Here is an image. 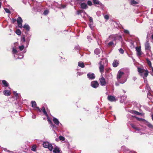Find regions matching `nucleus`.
Instances as JSON below:
<instances>
[{
  "label": "nucleus",
  "instance_id": "obj_1",
  "mask_svg": "<svg viewBox=\"0 0 153 153\" xmlns=\"http://www.w3.org/2000/svg\"><path fill=\"white\" fill-rule=\"evenodd\" d=\"M117 78L118 81L120 84L124 83L127 80V77L123 71L120 70L118 71Z\"/></svg>",
  "mask_w": 153,
  "mask_h": 153
},
{
  "label": "nucleus",
  "instance_id": "obj_2",
  "mask_svg": "<svg viewBox=\"0 0 153 153\" xmlns=\"http://www.w3.org/2000/svg\"><path fill=\"white\" fill-rule=\"evenodd\" d=\"M137 69L139 74L143 78H144V77H146L147 76L148 74V71L147 70H145L139 67L137 68ZM144 79L145 82V79Z\"/></svg>",
  "mask_w": 153,
  "mask_h": 153
},
{
  "label": "nucleus",
  "instance_id": "obj_3",
  "mask_svg": "<svg viewBox=\"0 0 153 153\" xmlns=\"http://www.w3.org/2000/svg\"><path fill=\"white\" fill-rule=\"evenodd\" d=\"M109 42L107 46L108 47L114 46L116 45V39L114 36H110L109 38Z\"/></svg>",
  "mask_w": 153,
  "mask_h": 153
},
{
  "label": "nucleus",
  "instance_id": "obj_4",
  "mask_svg": "<svg viewBox=\"0 0 153 153\" xmlns=\"http://www.w3.org/2000/svg\"><path fill=\"white\" fill-rule=\"evenodd\" d=\"M43 146L46 148H48L49 150L51 151L53 149V147L51 143H50L47 141L43 142Z\"/></svg>",
  "mask_w": 153,
  "mask_h": 153
},
{
  "label": "nucleus",
  "instance_id": "obj_5",
  "mask_svg": "<svg viewBox=\"0 0 153 153\" xmlns=\"http://www.w3.org/2000/svg\"><path fill=\"white\" fill-rule=\"evenodd\" d=\"M32 104V106L33 108L34 109L37 111H39V112H41V110H40L39 107L36 106V104L35 101H32L31 102Z\"/></svg>",
  "mask_w": 153,
  "mask_h": 153
},
{
  "label": "nucleus",
  "instance_id": "obj_6",
  "mask_svg": "<svg viewBox=\"0 0 153 153\" xmlns=\"http://www.w3.org/2000/svg\"><path fill=\"white\" fill-rule=\"evenodd\" d=\"M91 86L94 88H97L99 86V84L97 81H93L91 82Z\"/></svg>",
  "mask_w": 153,
  "mask_h": 153
},
{
  "label": "nucleus",
  "instance_id": "obj_7",
  "mask_svg": "<svg viewBox=\"0 0 153 153\" xmlns=\"http://www.w3.org/2000/svg\"><path fill=\"white\" fill-rule=\"evenodd\" d=\"M99 80L101 85L105 86L106 84L105 79L104 77H102L99 79Z\"/></svg>",
  "mask_w": 153,
  "mask_h": 153
},
{
  "label": "nucleus",
  "instance_id": "obj_8",
  "mask_svg": "<svg viewBox=\"0 0 153 153\" xmlns=\"http://www.w3.org/2000/svg\"><path fill=\"white\" fill-rule=\"evenodd\" d=\"M87 76L88 78L90 79H94L95 78V76L93 73H89L87 74Z\"/></svg>",
  "mask_w": 153,
  "mask_h": 153
},
{
  "label": "nucleus",
  "instance_id": "obj_9",
  "mask_svg": "<svg viewBox=\"0 0 153 153\" xmlns=\"http://www.w3.org/2000/svg\"><path fill=\"white\" fill-rule=\"evenodd\" d=\"M18 26L20 28L22 27V20L21 17H19L17 20Z\"/></svg>",
  "mask_w": 153,
  "mask_h": 153
},
{
  "label": "nucleus",
  "instance_id": "obj_10",
  "mask_svg": "<svg viewBox=\"0 0 153 153\" xmlns=\"http://www.w3.org/2000/svg\"><path fill=\"white\" fill-rule=\"evenodd\" d=\"M136 50L137 51V53L138 56H139L142 54L143 53L141 51V48L140 47H136Z\"/></svg>",
  "mask_w": 153,
  "mask_h": 153
},
{
  "label": "nucleus",
  "instance_id": "obj_11",
  "mask_svg": "<svg viewBox=\"0 0 153 153\" xmlns=\"http://www.w3.org/2000/svg\"><path fill=\"white\" fill-rule=\"evenodd\" d=\"M102 62L101 61H100L99 63V64L100 65L99 68L100 72L101 73H102L104 71V67L103 65L102 64Z\"/></svg>",
  "mask_w": 153,
  "mask_h": 153
},
{
  "label": "nucleus",
  "instance_id": "obj_12",
  "mask_svg": "<svg viewBox=\"0 0 153 153\" xmlns=\"http://www.w3.org/2000/svg\"><path fill=\"white\" fill-rule=\"evenodd\" d=\"M107 98L108 100L111 102L115 101L116 100L114 97L111 95L108 96Z\"/></svg>",
  "mask_w": 153,
  "mask_h": 153
},
{
  "label": "nucleus",
  "instance_id": "obj_13",
  "mask_svg": "<svg viewBox=\"0 0 153 153\" xmlns=\"http://www.w3.org/2000/svg\"><path fill=\"white\" fill-rule=\"evenodd\" d=\"M145 48L146 51L151 50V47L148 42H146L145 43Z\"/></svg>",
  "mask_w": 153,
  "mask_h": 153
},
{
  "label": "nucleus",
  "instance_id": "obj_14",
  "mask_svg": "<svg viewBox=\"0 0 153 153\" xmlns=\"http://www.w3.org/2000/svg\"><path fill=\"white\" fill-rule=\"evenodd\" d=\"M131 126L133 128L136 130V132L137 133H140V129H139V128H137V127H136L135 126V125H134L133 124H131Z\"/></svg>",
  "mask_w": 153,
  "mask_h": 153
},
{
  "label": "nucleus",
  "instance_id": "obj_15",
  "mask_svg": "<svg viewBox=\"0 0 153 153\" xmlns=\"http://www.w3.org/2000/svg\"><path fill=\"white\" fill-rule=\"evenodd\" d=\"M53 121L54 123L56 124L57 126H59V124L61 125V124L60 123L58 120L55 117H53Z\"/></svg>",
  "mask_w": 153,
  "mask_h": 153
},
{
  "label": "nucleus",
  "instance_id": "obj_16",
  "mask_svg": "<svg viewBox=\"0 0 153 153\" xmlns=\"http://www.w3.org/2000/svg\"><path fill=\"white\" fill-rule=\"evenodd\" d=\"M94 3V4H98L101 6L103 7V5L98 0H93Z\"/></svg>",
  "mask_w": 153,
  "mask_h": 153
},
{
  "label": "nucleus",
  "instance_id": "obj_17",
  "mask_svg": "<svg viewBox=\"0 0 153 153\" xmlns=\"http://www.w3.org/2000/svg\"><path fill=\"white\" fill-rule=\"evenodd\" d=\"M60 151L59 148L57 146H56L54 148L53 150V152L54 153H62Z\"/></svg>",
  "mask_w": 153,
  "mask_h": 153
},
{
  "label": "nucleus",
  "instance_id": "obj_18",
  "mask_svg": "<svg viewBox=\"0 0 153 153\" xmlns=\"http://www.w3.org/2000/svg\"><path fill=\"white\" fill-rule=\"evenodd\" d=\"M139 0H131L130 3L132 5H135L139 3Z\"/></svg>",
  "mask_w": 153,
  "mask_h": 153
},
{
  "label": "nucleus",
  "instance_id": "obj_19",
  "mask_svg": "<svg viewBox=\"0 0 153 153\" xmlns=\"http://www.w3.org/2000/svg\"><path fill=\"white\" fill-rule=\"evenodd\" d=\"M81 8L83 9H86L88 8L87 4L85 3H82L80 4Z\"/></svg>",
  "mask_w": 153,
  "mask_h": 153
},
{
  "label": "nucleus",
  "instance_id": "obj_20",
  "mask_svg": "<svg viewBox=\"0 0 153 153\" xmlns=\"http://www.w3.org/2000/svg\"><path fill=\"white\" fill-rule=\"evenodd\" d=\"M119 64V61L117 60H114L113 63V66L114 67H117Z\"/></svg>",
  "mask_w": 153,
  "mask_h": 153
},
{
  "label": "nucleus",
  "instance_id": "obj_21",
  "mask_svg": "<svg viewBox=\"0 0 153 153\" xmlns=\"http://www.w3.org/2000/svg\"><path fill=\"white\" fill-rule=\"evenodd\" d=\"M145 123L146 125H147V126H148V127L149 128L152 129H153V126L151 124H150V123H149L147 121H146Z\"/></svg>",
  "mask_w": 153,
  "mask_h": 153
},
{
  "label": "nucleus",
  "instance_id": "obj_22",
  "mask_svg": "<svg viewBox=\"0 0 153 153\" xmlns=\"http://www.w3.org/2000/svg\"><path fill=\"white\" fill-rule=\"evenodd\" d=\"M147 55L149 57H152V54L151 50H148L146 51Z\"/></svg>",
  "mask_w": 153,
  "mask_h": 153
},
{
  "label": "nucleus",
  "instance_id": "obj_23",
  "mask_svg": "<svg viewBox=\"0 0 153 153\" xmlns=\"http://www.w3.org/2000/svg\"><path fill=\"white\" fill-rule=\"evenodd\" d=\"M4 95L6 96H8L10 95V91L8 90H5L3 92Z\"/></svg>",
  "mask_w": 153,
  "mask_h": 153
},
{
  "label": "nucleus",
  "instance_id": "obj_24",
  "mask_svg": "<svg viewBox=\"0 0 153 153\" xmlns=\"http://www.w3.org/2000/svg\"><path fill=\"white\" fill-rule=\"evenodd\" d=\"M78 65L82 68H83L85 66L84 63L81 61L78 62Z\"/></svg>",
  "mask_w": 153,
  "mask_h": 153
},
{
  "label": "nucleus",
  "instance_id": "obj_25",
  "mask_svg": "<svg viewBox=\"0 0 153 153\" xmlns=\"http://www.w3.org/2000/svg\"><path fill=\"white\" fill-rule=\"evenodd\" d=\"M23 28H25L28 31L30 30V27L29 25L27 24H25L23 27H22Z\"/></svg>",
  "mask_w": 153,
  "mask_h": 153
},
{
  "label": "nucleus",
  "instance_id": "obj_26",
  "mask_svg": "<svg viewBox=\"0 0 153 153\" xmlns=\"http://www.w3.org/2000/svg\"><path fill=\"white\" fill-rule=\"evenodd\" d=\"M41 110L43 112L44 114H45L47 116V117H48V114H47L44 107H42Z\"/></svg>",
  "mask_w": 153,
  "mask_h": 153
},
{
  "label": "nucleus",
  "instance_id": "obj_27",
  "mask_svg": "<svg viewBox=\"0 0 153 153\" xmlns=\"http://www.w3.org/2000/svg\"><path fill=\"white\" fill-rule=\"evenodd\" d=\"M146 60L147 61V62L149 67L151 68H152V63L151 61L149 60V59L146 58Z\"/></svg>",
  "mask_w": 153,
  "mask_h": 153
},
{
  "label": "nucleus",
  "instance_id": "obj_28",
  "mask_svg": "<svg viewBox=\"0 0 153 153\" xmlns=\"http://www.w3.org/2000/svg\"><path fill=\"white\" fill-rule=\"evenodd\" d=\"M94 52L97 55H98L100 52V50L98 48H97L94 50Z\"/></svg>",
  "mask_w": 153,
  "mask_h": 153
},
{
  "label": "nucleus",
  "instance_id": "obj_29",
  "mask_svg": "<svg viewBox=\"0 0 153 153\" xmlns=\"http://www.w3.org/2000/svg\"><path fill=\"white\" fill-rule=\"evenodd\" d=\"M2 82L3 84L6 87H7L8 86V83L5 80H3L2 81Z\"/></svg>",
  "mask_w": 153,
  "mask_h": 153
},
{
  "label": "nucleus",
  "instance_id": "obj_30",
  "mask_svg": "<svg viewBox=\"0 0 153 153\" xmlns=\"http://www.w3.org/2000/svg\"><path fill=\"white\" fill-rule=\"evenodd\" d=\"M93 22H89V26L90 28L92 30L94 27V25H93Z\"/></svg>",
  "mask_w": 153,
  "mask_h": 153
},
{
  "label": "nucleus",
  "instance_id": "obj_31",
  "mask_svg": "<svg viewBox=\"0 0 153 153\" xmlns=\"http://www.w3.org/2000/svg\"><path fill=\"white\" fill-rule=\"evenodd\" d=\"M132 113L133 114H137V115H140V114H142V113L139 112L138 111H132Z\"/></svg>",
  "mask_w": 153,
  "mask_h": 153
},
{
  "label": "nucleus",
  "instance_id": "obj_32",
  "mask_svg": "<svg viewBox=\"0 0 153 153\" xmlns=\"http://www.w3.org/2000/svg\"><path fill=\"white\" fill-rule=\"evenodd\" d=\"M16 33L18 35H20L21 33L20 30L19 29L16 30Z\"/></svg>",
  "mask_w": 153,
  "mask_h": 153
},
{
  "label": "nucleus",
  "instance_id": "obj_33",
  "mask_svg": "<svg viewBox=\"0 0 153 153\" xmlns=\"http://www.w3.org/2000/svg\"><path fill=\"white\" fill-rule=\"evenodd\" d=\"M137 119L139 121H142V122H144L145 123L146 121L145 119H142V118H137Z\"/></svg>",
  "mask_w": 153,
  "mask_h": 153
},
{
  "label": "nucleus",
  "instance_id": "obj_34",
  "mask_svg": "<svg viewBox=\"0 0 153 153\" xmlns=\"http://www.w3.org/2000/svg\"><path fill=\"white\" fill-rule=\"evenodd\" d=\"M12 53L13 54H16L17 53V50L14 48H13Z\"/></svg>",
  "mask_w": 153,
  "mask_h": 153
},
{
  "label": "nucleus",
  "instance_id": "obj_35",
  "mask_svg": "<svg viewBox=\"0 0 153 153\" xmlns=\"http://www.w3.org/2000/svg\"><path fill=\"white\" fill-rule=\"evenodd\" d=\"M145 89L147 90L148 91H149L151 90V88L148 85H147L145 87Z\"/></svg>",
  "mask_w": 153,
  "mask_h": 153
},
{
  "label": "nucleus",
  "instance_id": "obj_36",
  "mask_svg": "<svg viewBox=\"0 0 153 153\" xmlns=\"http://www.w3.org/2000/svg\"><path fill=\"white\" fill-rule=\"evenodd\" d=\"M21 41L22 42H25V39L24 35L23 36V37L21 38Z\"/></svg>",
  "mask_w": 153,
  "mask_h": 153
},
{
  "label": "nucleus",
  "instance_id": "obj_37",
  "mask_svg": "<svg viewBox=\"0 0 153 153\" xmlns=\"http://www.w3.org/2000/svg\"><path fill=\"white\" fill-rule=\"evenodd\" d=\"M59 139L60 140L64 141V140H65V137H63L62 136H59Z\"/></svg>",
  "mask_w": 153,
  "mask_h": 153
},
{
  "label": "nucleus",
  "instance_id": "obj_38",
  "mask_svg": "<svg viewBox=\"0 0 153 153\" xmlns=\"http://www.w3.org/2000/svg\"><path fill=\"white\" fill-rule=\"evenodd\" d=\"M49 13V11L48 10H46L44 11L43 13V14L45 15H46Z\"/></svg>",
  "mask_w": 153,
  "mask_h": 153
},
{
  "label": "nucleus",
  "instance_id": "obj_39",
  "mask_svg": "<svg viewBox=\"0 0 153 153\" xmlns=\"http://www.w3.org/2000/svg\"><path fill=\"white\" fill-rule=\"evenodd\" d=\"M51 126L53 129H56L57 128L56 126H55L53 124V123L51 125Z\"/></svg>",
  "mask_w": 153,
  "mask_h": 153
},
{
  "label": "nucleus",
  "instance_id": "obj_40",
  "mask_svg": "<svg viewBox=\"0 0 153 153\" xmlns=\"http://www.w3.org/2000/svg\"><path fill=\"white\" fill-rule=\"evenodd\" d=\"M4 10L7 13H10V10L7 8H5L4 9Z\"/></svg>",
  "mask_w": 153,
  "mask_h": 153
},
{
  "label": "nucleus",
  "instance_id": "obj_41",
  "mask_svg": "<svg viewBox=\"0 0 153 153\" xmlns=\"http://www.w3.org/2000/svg\"><path fill=\"white\" fill-rule=\"evenodd\" d=\"M24 47L23 45L19 47V49L20 51H22L24 48Z\"/></svg>",
  "mask_w": 153,
  "mask_h": 153
},
{
  "label": "nucleus",
  "instance_id": "obj_42",
  "mask_svg": "<svg viewBox=\"0 0 153 153\" xmlns=\"http://www.w3.org/2000/svg\"><path fill=\"white\" fill-rule=\"evenodd\" d=\"M119 51L120 53H121L122 54H123L124 53V51L123 50V49L121 48H120L119 49Z\"/></svg>",
  "mask_w": 153,
  "mask_h": 153
},
{
  "label": "nucleus",
  "instance_id": "obj_43",
  "mask_svg": "<svg viewBox=\"0 0 153 153\" xmlns=\"http://www.w3.org/2000/svg\"><path fill=\"white\" fill-rule=\"evenodd\" d=\"M89 6H91L92 5V2L90 1H88L87 2Z\"/></svg>",
  "mask_w": 153,
  "mask_h": 153
},
{
  "label": "nucleus",
  "instance_id": "obj_44",
  "mask_svg": "<svg viewBox=\"0 0 153 153\" xmlns=\"http://www.w3.org/2000/svg\"><path fill=\"white\" fill-rule=\"evenodd\" d=\"M47 119H48V121L49 122V123L51 124V125L52 124V123L51 121L50 120L49 117L48 116V117H47Z\"/></svg>",
  "mask_w": 153,
  "mask_h": 153
},
{
  "label": "nucleus",
  "instance_id": "obj_45",
  "mask_svg": "<svg viewBox=\"0 0 153 153\" xmlns=\"http://www.w3.org/2000/svg\"><path fill=\"white\" fill-rule=\"evenodd\" d=\"M75 49L76 50H79L80 49V47L78 45H77L75 47Z\"/></svg>",
  "mask_w": 153,
  "mask_h": 153
},
{
  "label": "nucleus",
  "instance_id": "obj_46",
  "mask_svg": "<svg viewBox=\"0 0 153 153\" xmlns=\"http://www.w3.org/2000/svg\"><path fill=\"white\" fill-rule=\"evenodd\" d=\"M124 32L126 34H129V32L128 30H124Z\"/></svg>",
  "mask_w": 153,
  "mask_h": 153
},
{
  "label": "nucleus",
  "instance_id": "obj_47",
  "mask_svg": "<svg viewBox=\"0 0 153 153\" xmlns=\"http://www.w3.org/2000/svg\"><path fill=\"white\" fill-rule=\"evenodd\" d=\"M104 18L105 19L108 20L109 19V16L108 15H106L104 16Z\"/></svg>",
  "mask_w": 153,
  "mask_h": 153
},
{
  "label": "nucleus",
  "instance_id": "obj_48",
  "mask_svg": "<svg viewBox=\"0 0 153 153\" xmlns=\"http://www.w3.org/2000/svg\"><path fill=\"white\" fill-rule=\"evenodd\" d=\"M89 22H93V19L91 17H90L89 18Z\"/></svg>",
  "mask_w": 153,
  "mask_h": 153
},
{
  "label": "nucleus",
  "instance_id": "obj_49",
  "mask_svg": "<svg viewBox=\"0 0 153 153\" xmlns=\"http://www.w3.org/2000/svg\"><path fill=\"white\" fill-rule=\"evenodd\" d=\"M77 74L79 76L83 74V73L82 72H78L77 73Z\"/></svg>",
  "mask_w": 153,
  "mask_h": 153
},
{
  "label": "nucleus",
  "instance_id": "obj_50",
  "mask_svg": "<svg viewBox=\"0 0 153 153\" xmlns=\"http://www.w3.org/2000/svg\"><path fill=\"white\" fill-rule=\"evenodd\" d=\"M32 118L33 119H35L36 118V116L35 115V114H33L32 115Z\"/></svg>",
  "mask_w": 153,
  "mask_h": 153
},
{
  "label": "nucleus",
  "instance_id": "obj_51",
  "mask_svg": "<svg viewBox=\"0 0 153 153\" xmlns=\"http://www.w3.org/2000/svg\"><path fill=\"white\" fill-rule=\"evenodd\" d=\"M14 94L15 95V96L16 97V96H18V94L16 92L14 91Z\"/></svg>",
  "mask_w": 153,
  "mask_h": 153
},
{
  "label": "nucleus",
  "instance_id": "obj_52",
  "mask_svg": "<svg viewBox=\"0 0 153 153\" xmlns=\"http://www.w3.org/2000/svg\"><path fill=\"white\" fill-rule=\"evenodd\" d=\"M119 82H116L115 83V85L117 86H119Z\"/></svg>",
  "mask_w": 153,
  "mask_h": 153
},
{
  "label": "nucleus",
  "instance_id": "obj_53",
  "mask_svg": "<svg viewBox=\"0 0 153 153\" xmlns=\"http://www.w3.org/2000/svg\"><path fill=\"white\" fill-rule=\"evenodd\" d=\"M87 39H91V36H87Z\"/></svg>",
  "mask_w": 153,
  "mask_h": 153
},
{
  "label": "nucleus",
  "instance_id": "obj_54",
  "mask_svg": "<svg viewBox=\"0 0 153 153\" xmlns=\"http://www.w3.org/2000/svg\"><path fill=\"white\" fill-rule=\"evenodd\" d=\"M65 7V5H62L61 6V7H60V8H64Z\"/></svg>",
  "mask_w": 153,
  "mask_h": 153
},
{
  "label": "nucleus",
  "instance_id": "obj_55",
  "mask_svg": "<svg viewBox=\"0 0 153 153\" xmlns=\"http://www.w3.org/2000/svg\"><path fill=\"white\" fill-rule=\"evenodd\" d=\"M16 19H13V22L14 23L16 21Z\"/></svg>",
  "mask_w": 153,
  "mask_h": 153
},
{
  "label": "nucleus",
  "instance_id": "obj_56",
  "mask_svg": "<svg viewBox=\"0 0 153 153\" xmlns=\"http://www.w3.org/2000/svg\"><path fill=\"white\" fill-rule=\"evenodd\" d=\"M152 68V72L151 73V74L152 76H153V68Z\"/></svg>",
  "mask_w": 153,
  "mask_h": 153
},
{
  "label": "nucleus",
  "instance_id": "obj_57",
  "mask_svg": "<svg viewBox=\"0 0 153 153\" xmlns=\"http://www.w3.org/2000/svg\"><path fill=\"white\" fill-rule=\"evenodd\" d=\"M76 13L77 15H79L80 14V12L79 11H77L76 12Z\"/></svg>",
  "mask_w": 153,
  "mask_h": 153
},
{
  "label": "nucleus",
  "instance_id": "obj_58",
  "mask_svg": "<svg viewBox=\"0 0 153 153\" xmlns=\"http://www.w3.org/2000/svg\"><path fill=\"white\" fill-rule=\"evenodd\" d=\"M133 79L134 80H135L137 78L135 77H133Z\"/></svg>",
  "mask_w": 153,
  "mask_h": 153
},
{
  "label": "nucleus",
  "instance_id": "obj_59",
  "mask_svg": "<svg viewBox=\"0 0 153 153\" xmlns=\"http://www.w3.org/2000/svg\"><path fill=\"white\" fill-rule=\"evenodd\" d=\"M22 57H18L16 59H17V58H18V59H22V58L23 57V56H21Z\"/></svg>",
  "mask_w": 153,
  "mask_h": 153
},
{
  "label": "nucleus",
  "instance_id": "obj_60",
  "mask_svg": "<svg viewBox=\"0 0 153 153\" xmlns=\"http://www.w3.org/2000/svg\"><path fill=\"white\" fill-rule=\"evenodd\" d=\"M109 69H106V71L108 72L109 71Z\"/></svg>",
  "mask_w": 153,
  "mask_h": 153
},
{
  "label": "nucleus",
  "instance_id": "obj_61",
  "mask_svg": "<svg viewBox=\"0 0 153 153\" xmlns=\"http://www.w3.org/2000/svg\"><path fill=\"white\" fill-rule=\"evenodd\" d=\"M152 39H153V34L151 36Z\"/></svg>",
  "mask_w": 153,
  "mask_h": 153
},
{
  "label": "nucleus",
  "instance_id": "obj_62",
  "mask_svg": "<svg viewBox=\"0 0 153 153\" xmlns=\"http://www.w3.org/2000/svg\"><path fill=\"white\" fill-rule=\"evenodd\" d=\"M56 141H59V140H58V139H57V138H56Z\"/></svg>",
  "mask_w": 153,
  "mask_h": 153
},
{
  "label": "nucleus",
  "instance_id": "obj_63",
  "mask_svg": "<svg viewBox=\"0 0 153 153\" xmlns=\"http://www.w3.org/2000/svg\"><path fill=\"white\" fill-rule=\"evenodd\" d=\"M32 150L33 151H35V149L33 148V149H32Z\"/></svg>",
  "mask_w": 153,
  "mask_h": 153
},
{
  "label": "nucleus",
  "instance_id": "obj_64",
  "mask_svg": "<svg viewBox=\"0 0 153 153\" xmlns=\"http://www.w3.org/2000/svg\"><path fill=\"white\" fill-rule=\"evenodd\" d=\"M123 91L124 92V93H126V91H124V90H123Z\"/></svg>",
  "mask_w": 153,
  "mask_h": 153
}]
</instances>
